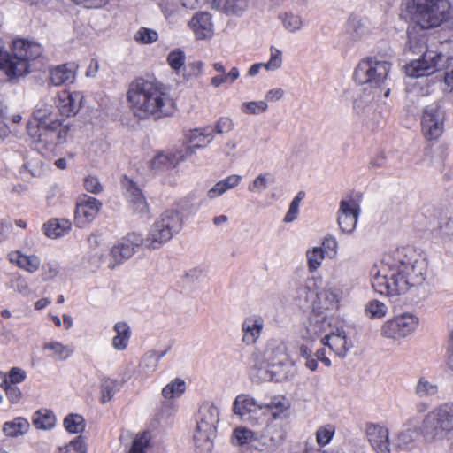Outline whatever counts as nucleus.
I'll use <instances>...</instances> for the list:
<instances>
[{
	"label": "nucleus",
	"mask_w": 453,
	"mask_h": 453,
	"mask_svg": "<svg viewBox=\"0 0 453 453\" xmlns=\"http://www.w3.org/2000/svg\"><path fill=\"white\" fill-rule=\"evenodd\" d=\"M81 91L63 89L56 96L57 110L47 104L37 106L27 124V132L37 149H53L67 141L70 124L64 118L75 116L83 103Z\"/></svg>",
	"instance_id": "f257e3e1"
},
{
	"label": "nucleus",
	"mask_w": 453,
	"mask_h": 453,
	"mask_svg": "<svg viewBox=\"0 0 453 453\" xmlns=\"http://www.w3.org/2000/svg\"><path fill=\"white\" fill-rule=\"evenodd\" d=\"M427 263L411 247L397 248L386 255L373 276L375 292L386 296H400L426 280Z\"/></svg>",
	"instance_id": "f03ea898"
},
{
	"label": "nucleus",
	"mask_w": 453,
	"mask_h": 453,
	"mask_svg": "<svg viewBox=\"0 0 453 453\" xmlns=\"http://www.w3.org/2000/svg\"><path fill=\"white\" fill-rule=\"evenodd\" d=\"M127 102L133 115L140 120L170 117L176 110L167 87L156 79L138 77L132 81L127 88Z\"/></svg>",
	"instance_id": "7ed1b4c3"
},
{
	"label": "nucleus",
	"mask_w": 453,
	"mask_h": 453,
	"mask_svg": "<svg viewBox=\"0 0 453 453\" xmlns=\"http://www.w3.org/2000/svg\"><path fill=\"white\" fill-rule=\"evenodd\" d=\"M9 52L0 44V71L4 72L10 81L26 76L31 71L30 62L42 55L41 44L29 40L14 39Z\"/></svg>",
	"instance_id": "20e7f679"
},
{
	"label": "nucleus",
	"mask_w": 453,
	"mask_h": 453,
	"mask_svg": "<svg viewBox=\"0 0 453 453\" xmlns=\"http://www.w3.org/2000/svg\"><path fill=\"white\" fill-rule=\"evenodd\" d=\"M419 432L433 441L442 440L453 434V402L441 403L430 411L425 416Z\"/></svg>",
	"instance_id": "39448f33"
},
{
	"label": "nucleus",
	"mask_w": 453,
	"mask_h": 453,
	"mask_svg": "<svg viewBox=\"0 0 453 453\" xmlns=\"http://www.w3.org/2000/svg\"><path fill=\"white\" fill-rule=\"evenodd\" d=\"M410 12L411 19L419 28H436L451 17L449 0L418 1Z\"/></svg>",
	"instance_id": "423d86ee"
},
{
	"label": "nucleus",
	"mask_w": 453,
	"mask_h": 453,
	"mask_svg": "<svg viewBox=\"0 0 453 453\" xmlns=\"http://www.w3.org/2000/svg\"><path fill=\"white\" fill-rule=\"evenodd\" d=\"M189 146L185 148V153L179 151L169 155L158 154L150 163L152 169L174 168L180 161H183L188 156L193 153V149L203 148L211 142L213 138V130L211 126L203 128L190 130L188 134Z\"/></svg>",
	"instance_id": "0eeeda50"
},
{
	"label": "nucleus",
	"mask_w": 453,
	"mask_h": 453,
	"mask_svg": "<svg viewBox=\"0 0 453 453\" xmlns=\"http://www.w3.org/2000/svg\"><path fill=\"white\" fill-rule=\"evenodd\" d=\"M181 226L182 219L179 211H165L151 226L145 240L146 246L150 249L159 248L173 237V233L180 231Z\"/></svg>",
	"instance_id": "6e6552de"
},
{
	"label": "nucleus",
	"mask_w": 453,
	"mask_h": 453,
	"mask_svg": "<svg viewBox=\"0 0 453 453\" xmlns=\"http://www.w3.org/2000/svg\"><path fill=\"white\" fill-rule=\"evenodd\" d=\"M391 64L372 58H363L353 73L354 81L360 85L380 86L388 78Z\"/></svg>",
	"instance_id": "1a4fd4ad"
},
{
	"label": "nucleus",
	"mask_w": 453,
	"mask_h": 453,
	"mask_svg": "<svg viewBox=\"0 0 453 453\" xmlns=\"http://www.w3.org/2000/svg\"><path fill=\"white\" fill-rule=\"evenodd\" d=\"M445 55H434L433 50H425L421 56L411 60L403 65V71L407 76L413 78H419L428 76L435 72L441 70L440 66V58H444Z\"/></svg>",
	"instance_id": "9d476101"
},
{
	"label": "nucleus",
	"mask_w": 453,
	"mask_h": 453,
	"mask_svg": "<svg viewBox=\"0 0 453 453\" xmlns=\"http://www.w3.org/2000/svg\"><path fill=\"white\" fill-rule=\"evenodd\" d=\"M418 324V319L412 314L403 313L388 319L381 326V335L398 340L411 334Z\"/></svg>",
	"instance_id": "9b49d317"
},
{
	"label": "nucleus",
	"mask_w": 453,
	"mask_h": 453,
	"mask_svg": "<svg viewBox=\"0 0 453 453\" xmlns=\"http://www.w3.org/2000/svg\"><path fill=\"white\" fill-rule=\"evenodd\" d=\"M445 113L439 105H429L424 109L421 118V131L428 141L436 140L444 131Z\"/></svg>",
	"instance_id": "f8f14e48"
},
{
	"label": "nucleus",
	"mask_w": 453,
	"mask_h": 453,
	"mask_svg": "<svg viewBox=\"0 0 453 453\" xmlns=\"http://www.w3.org/2000/svg\"><path fill=\"white\" fill-rule=\"evenodd\" d=\"M102 203L92 196L84 195L76 203L74 223L78 227H84L91 223L98 215Z\"/></svg>",
	"instance_id": "ddd939ff"
},
{
	"label": "nucleus",
	"mask_w": 453,
	"mask_h": 453,
	"mask_svg": "<svg viewBox=\"0 0 453 453\" xmlns=\"http://www.w3.org/2000/svg\"><path fill=\"white\" fill-rule=\"evenodd\" d=\"M219 422L218 411L213 406L201 408L196 424V430L194 434L196 441H208L215 433Z\"/></svg>",
	"instance_id": "4468645a"
},
{
	"label": "nucleus",
	"mask_w": 453,
	"mask_h": 453,
	"mask_svg": "<svg viewBox=\"0 0 453 453\" xmlns=\"http://www.w3.org/2000/svg\"><path fill=\"white\" fill-rule=\"evenodd\" d=\"M143 243L142 234L136 233H128L123 237L118 244L114 245L111 250V255L116 261L120 264L124 260L131 257L136 248Z\"/></svg>",
	"instance_id": "2eb2a0df"
},
{
	"label": "nucleus",
	"mask_w": 453,
	"mask_h": 453,
	"mask_svg": "<svg viewBox=\"0 0 453 453\" xmlns=\"http://www.w3.org/2000/svg\"><path fill=\"white\" fill-rule=\"evenodd\" d=\"M359 214L358 203L352 200H342L338 211V225L343 233H351L357 226Z\"/></svg>",
	"instance_id": "dca6fc26"
},
{
	"label": "nucleus",
	"mask_w": 453,
	"mask_h": 453,
	"mask_svg": "<svg viewBox=\"0 0 453 453\" xmlns=\"http://www.w3.org/2000/svg\"><path fill=\"white\" fill-rule=\"evenodd\" d=\"M365 434L368 441L377 453H390L388 430L385 426L368 423Z\"/></svg>",
	"instance_id": "f3484780"
},
{
	"label": "nucleus",
	"mask_w": 453,
	"mask_h": 453,
	"mask_svg": "<svg viewBox=\"0 0 453 453\" xmlns=\"http://www.w3.org/2000/svg\"><path fill=\"white\" fill-rule=\"evenodd\" d=\"M78 65L75 63H65L50 68L49 81L53 86L72 84L76 79Z\"/></svg>",
	"instance_id": "a211bd4d"
},
{
	"label": "nucleus",
	"mask_w": 453,
	"mask_h": 453,
	"mask_svg": "<svg viewBox=\"0 0 453 453\" xmlns=\"http://www.w3.org/2000/svg\"><path fill=\"white\" fill-rule=\"evenodd\" d=\"M121 185L126 191V196L135 211L144 213L149 211L146 198L138 185L127 176L121 180Z\"/></svg>",
	"instance_id": "6ab92c4d"
},
{
	"label": "nucleus",
	"mask_w": 453,
	"mask_h": 453,
	"mask_svg": "<svg viewBox=\"0 0 453 453\" xmlns=\"http://www.w3.org/2000/svg\"><path fill=\"white\" fill-rule=\"evenodd\" d=\"M262 409L263 406L257 404L254 398L244 394L237 395L233 403V411L234 414L240 417L250 415V418L254 419V421H251V425L253 426L258 424V420L252 415L257 411H262Z\"/></svg>",
	"instance_id": "aec40b11"
},
{
	"label": "nucleus",
	"mask_w": 453,
	"mask_h": 453,
	"mask_svg": "<svg viewBox=\"0 0 453 453\" xmlns=\"http://www.w3.org/2000/svg\"><path fill=\"white\" fill-rule=\"evenodd\" d=\"M321 342L341 357H344L351 347V343L349 342L345 332L339 328H337L336 333L331 332L325 335Z\"/></svg>",
	"instance_id": "412c9836"
},
{
	"label": "nucleus",
	"mask_w": 453,
	"mask_h": 453,
	"mask_svg": "<svg viewBox=\"0 0 453 453\" xmlns=\"http://www.w3.org/2000/svg\"><path fill=\"white\" fill-rule=\"evenodd\" d=\"M264 407L271 412L272 416L270 422L266 425L267 433L270 434L273 420L286 418L290 404L284 395H274Z\"/></svg>",
	"instance_id": "4be33fe9"
},
{
	"label": "nucleus",
	"mask_w": 453,
	"mask_h": 453,
	"mask_svg": "<svg viewBox=\"0 0 453 453\" xmlns=\"http://www.w3.org/2000/svg\"><path fill=\"white\" fill-rule=\"evenodd\" d=\"M9 261L19 268L34 273L40 268L41 259L35 255H25L20 250H14L8 254Z\"/></svg>",
	"instance_id": "5701e85b"
},
{
	"label": "nucleus",
	"mask_w": 453,
	"mask_h": 453,
	"mask_svg": "<svg viewBox=\"0 0 453 453\" xmlns=\"http://www.w3.org/2000/svg\"><path fill=\"white\" fill-rule=\"evenodd\" d=\"M264 326V320L259 316H250L245 319L242 329V341L246 344H254L259 338Z\"/></svg>",
	"instance_id": "b1692460"
},
{
	"label": "nucleus",
	"mask_w": 453,
	"mask_h": 453,
	"mask_svg": "<svg viewBox=\"0 0 453 453\" xmlns=\"http://www.w3.org/2000/svg\"><path fill=\"white\" fill-rule=\"evenodd\" d=\"M72 224L65 219H50L43 224L42 230L46 236L50 238H58L71 230Z\"/></svg>",
	"instance_id": "393cba45"
},
{
	"label": "nucleus",
	"mask_w": 453,
	"mask_h": 453,
	"mask_svg": "<svg viewBox=\"0 0 453 453\" xmlns=\"http://www.w3.org/2000/svg\"><path fill=\"white\" fill-rule=\"evenodd\" d=\"M30 424L28 420L23 417L14 418L12 420L6 421L3 425V433L11 438H16L27 434L29 430Z\"/></svg>",
	"instance_id": "a878e982"
},
{
	"label": "nucleus",
	"mask_w": 453,
	"mask_h": 453,
	"mask_svg": "<svg viewBox=\"0 0 453 453\" xmlns=\"http://www.w3.org/2000/svg\"><path fill=\"white\" fill-rule=\"evenodd\" d=\"M425 30H408V42L405 50L413 54L423 53L427 50V38Z\"/></svg>",
	"instance_id": "bb28decb"
},
{
	"label": "nucleus",
	"mask_w": 453,
	"mask_h": 453,
	"mask_svg": "<svg viewBox=\"0 0 453 453\" xmlns=\"http://www.w3.org/2000/svg\"><path fill=\"white\" fill-rule=\"evenodd\" d=\"M116 335L112 339V346L117 350L127 349L131 337V330L126 322H118L113 327Z\"/></svg>",
	"instance_id": "cd10ccee"
},
{
	"label": "nucleus",
	"mask_w": 453,
	"mask_h": 453,
	"mask_svg": "<svg viewBox=\"0 0 453 453\" xmlns=\"http://www.w3.org/2000/svg\"><path fill=\"white\" fill-rule=\"evenodd\" d=\"M257 441V434L243 426H238L234 429L231 438L233 445L239 447L251 446Z\"/></svg>",
	"instance_id": "c85d7f7f"
},
{
	"label": "nucleus",
	"mask_w": 453,
	"mask_h": 453,
	"mask_svg": "<svg viewBox=\"0 0 453 453\" xmlns=\"http://www.w3.org/2000/svg\"><path fill=\"white\" fill-rule=\"evenodd\" d=\"M32 422L37 429H51L56 424V417L52 411L41 409L34 413Z\"/></svg>",
	"instance_id": "c756f323"
},
{
	"label": "nucleus",
	"mask_w": 453,
	"mask_h": 453,
	"mask_svg": "<svg viewBox=\"0 0 453 453\" xmlns=\"http://www.w3.org/2000/svg\"><path fill=\"white\" fill-rule=\"evenodd\" d=\"M328 325L326 315L323 311L316 312L313 310L312 314L309 318L308 331L314 335H319L326 331V326Z\"/></svg>",
	"instance_id": "7c9ffc66"
},
{
	"label": "nucleus",
	"mask_w": 453,
	"mask_h": 453,
	"mask_svg": "<svg viewBox=\"0 0 453 453\" xmlns=\"http://www.w3.org/2000/svg\"><path fill=\"white\" fill-rule=\"evenodd\" d=\"M317 296L319 303V309H322L324 311L338 309L339 297L333 290L324 289L320 291Z\"/></svg>",
	"instance_id": "2f4dec72"
},
{
	"label": "nucleus",
	"mask_w": 453,
	"mask_h": 453,
	"mask_svg": "<svg viewBox=\"0 0 453 453\" xmlns=\"http://www.w3.org/2000/svg\"><path fill=\"white\" fill-rule=\"evenodd\" d=\"M63 426L69 434H80L84 431L86 422L81 415L70 413L64 418Z\"/></svg>",
	"instance_id": "473e14b6"
},
{
	"label": "nucleus",
	"mask_w": 453,
	"mask_h": 453,
	"mask_svg": "<svg viewBox=\"0 0 453 453\" xmlns=\"http://www.w3.org/2000/svg\"><path fill=\"white\" fill-rule=\"evenodd\" d=\"M119 383L116 380L104 378L100 385V402L108 403L112 400L114 395L119 390Z\"/></svg>",
	"instance_id": "72a5a7b5"
},
{
	"label": "nucleus",
	"mask_w": 453,
	"mask_h": 453,
	"mask_svg": "<svg viewBox=\"0 0 453 453\" xmlns=\"http://www.w3.org/2000/svg\"><path fill=\"white\" fill-rule=\"evenodd\" d=\"M186 389V383L183 380L176 378L164 387L162 395L165 399H173L180 397Z\"/></svg>",
	"instance_id": "f704fd0d"
},
{
	"label": "nucleus",
	"mask_w": 453,
	"mask_h": 453,
	"mask_svg": "<svg viewBox=\"0 0 453 453\" xmlns=\"http://www.w3.org/2000/svg\"><path fill=\"white\" fill-rule=\"evenodd\" d=\"M42 348L44 350L52 351L53 355L59 360H65L73 353L72 347L63 345L61 342L56 341L46 342Z\"/></svg>",
	"instance_id": "c9c22d12"
},
{
	"label": "nucleus",
	"mask_w": 453,
	"mask_h": 453,
	"mask_svg": "<svg viewBox=\"0 0 453 453\" xmlns=\"http://www.w3.org/2000/svg\"><path fill=\"white\" fill-rule=\"evenodd\" d=\"M445 55L444 58H440V66L441 69L447 68L451 60L453 59V41L446 40L441 42L438 51H434V55Z\"/></svg>",
	"instance_id": "e433bc0d"
},
{
	"label": "nucleus",
	"mask_w": 453,
	"mask_h": 453,
	"mask_svg": "<svg viewBox=\"0 0 453 453\" xmlns=\"http://www.w3.org/2000/svg\"><path fill=\"white\" fill-rule=\"evenodd\" d=\"M335 433V427L331 425L319 426L316 431V441L320 446L327 445L333 439Z\"/></svg>",
	"instance_id": "4c0bfd02"
},
{
	"label": "nucleus",
	"mask_w": 453,
	"mask_h": 453,
	"mask_svg": "<svg viewBox=\"0 0 453 453\" xmlns=\"http://www.w3.org/2000/svg\"><path fill=\"white\" fill-rule=\"evenodd\" d=\"M365 313L370 319H382L387 314V306L382 302L372 300L366 304Z\"/></svg>",
	"instance_id": "58836bf2"
},
{
	"label": "nucleus",
	"mask_w": 453,
	"mask_h": 453,
	"mask_svg": "<svg viewBox=\"0 0 453 453\" xmlns=\"http://www.w3.org/2000/svg\"><path fill=\"white\" fill-rule=\"evenodd\" d=\"M190 28H211V15L208 12H196L188 23Z\"/></svg>",
	"instance_id": "ea45409f"
},
{
	"label": "nucleus",
	"mask_w": 453,
	"mask_h": 453,
	"mask_svg": "<svg viewBox=\"0 0 453 453\" xmlns=\"http://www.w3.org/2000/svg\"><path fill=\"white\" fill-rule=\"evenodd\" d=\"M306 256L309 271L312 273L320 266L321 262L325 257V251L322 248L316 247L311 250H308Z\"/></svg>",
	"instance_id": "a19ab883"
},
{
	"label": "nucleus",
	"mask_w": 453,
	"mask_h": 453,
	"mask_svg": "<svg viewBox=\"0 0 453 453\" xmlns=\"http://www.w3.org/2000/svg\"><path fill=\"white\" fill-rule=\"evenodd\" d=\"M185 60V54L180 49H175L172 50L166 58L170 67L177 73L184 66Z\"/></svg>",
	"instance_id": "79ce46f5"
},
{
	"label": "nucleus",
	"mask_w": 453,
	"mask_h": 453,
	"mask_svg": "<svg viewBox=\"0 0 453 453\" xmlns=\"http://www.w3.org/2000/svg\"><path fill=\"white\" fill-rule=\"evenodd\" d=\"M150 445V434L146 431L136 434L128 453H145Z\"/></svg>",
	"instance_id": "37998d69"
},
{
	"label": "nucleus",
	"mask_w": 453,
	"mask_h": 453,
	"mask_svg": "<svg viewBox=\"0 0 453 453\" xmlns=\"http://www.w3.org/2000/svg\"><path fill=\"white\" fill-rule=\"evenodd\" d=\"M304 196L305 193L303 191H299L296 194V196L294 197L289 205L288 212L284 217V222L289 223L294 221L297 218L299 212V205L301 201L304 198Z\"/></svg>",
	"instance_id": "c03bdc74"
},
{
	"label": "nucleus",
	"mask_w": 453,
	"mask_h": 453,
	"mask_svg": "<svg viewBox=\"0 0 453 453\" xmlns=\"http://www.w3.org/2000/svg\"><path fill=\"white\" fill-rule=\"evenodd\" d=\"M437 391V386L435 384L429 382L424 378H420L416 386V393L419 396L435 395Z\"/></svg>",
	"instance_id": "a18cd8bd"
},
{
	"label": "nucleus",
	"mask_w": 453,
	"mask_h": 453,
	"mask_svg": "<svg viewBox=\"0 0 453 453\" xmlns=\"http://www.w3.org/2000/svg\"><path fill=\"white\" fill-rule=\"evenodd\" d=\"M27 378V373L24 370L19 367H12L9 371L8 374L4 377L3 382L7 384L16 385L23 382Z\"/></svg>",
	"instance_id": "49530a36"
},
{
	"label": "nucleus",
	"mask_w": 453,
	"mask_h": 453,
	"mask_svg": "<svg viewBox=\"0 0 453 453\" xmlns=\"http://www.w3.org/2000/svg\"><path fill=\"white\" fill-rule=\"evenodd\" d=\"M1 387L5 392L6 397L12 403H18L22 396V393L19 387L16 385L7 384V382H2Z\"/></svg>",
	"instance_id": "de8ad7c7"
},
{
	"label": "nucleus",
	"mask_w": 453,
	"mask_h": 453,
	"mask_svg": "<svg viewBox=\"0 0 453 453\" xmlns=\"http://www.w3.org/2000/svg\"><path fill=\"white\" fill-rule=\"evenodd\" d=\"M242 109L246 114H259L266 111L267 104L265 101L248 102L242 104Z\"/></svg>",
	"instance_id": "09e8293b"
},
{
	"label": "nucleus",
	"mask_w": 453,
	"mask_h": 453,
	"mask_svg": "<svg viewBox=\"0 0 453 453\" xmlns=\"http://www.w3.org/2000/svg\"><path fill=\"white\" fill-rule=\"evenodd\" d=\"M64 453H87V447L81 436L70 441L65 448Z\"/></svg>",
	"instance_id": "8fccbe9b"
},
{
	"label": "nucleus",
	"mask_w": 453,
	"mask_h": 453,
	"mask_svg": "<svg viewBox=\"0 0 453 453\" xmlns=\"http://www.w3.org/2000/svg\"><path fill=\"white\" fill-rule=\"evenodd\" d=\"M84 188L92 194H99L103 190V185L96 176L89 175L84 179Z\"/></svg>",
	"instance_id": "3c124183"
},
{
	"label": "nucleus",
	"mask_w": 453,
	"mask_h": 453,
	"mask_svg": "<svg viewBox=\"0 0 453 453\" xmlns=\"http://www.w3.org/2000/svg\"><path fill=\"white\" fill-rule=\"evenodd\" d=\"M157 30H138L134 39L141 43H151L157 40Z\"/></svg>",
	"instance_id": "603ef678"
},
{
	"label": "nucleus",
	"mask_w": 453,
	"mask_h": 453,
	"mask_svg": "<svg viewBox=\"0 0 453 453\" xmlns=\"http://www.w3.org/2000/svg\"><path fill=\"white\" fill-rule=\"evenodd\" d=\"M281 52L272 47L270 59L267 63L263 64V65L268 70H274L279 68L281 65Z\"/></svg>",
	"instance_id": "864d4df0"
},
{
	"label": "nucleus",
	"mask_w": 453,
	"mask_h": 453,
	"mask_svg": "<svg viewBox=\"0 0 453 453\" xmlns=\"http://www.w3.org/2000/svg\"><path fill=\"white\" fill-rule=\"evenodd\" d=\"M233 127V122L229 118L221 117L212 128L214 134H224L229 132Z\"/></svg>",
	"instance_id": "5fc2aeb1"
},
{
	"label": "nucleus",
	"mask_w": 453,
	"mask_h": 453,
	"mask_svg": "<svg viewBox=\"0 0 453 453\" xmlns=\"http://www.w3.org/2000/svg\"><path fill=\"white\" fill-rule=\"evenodd\" d=\"M280 19L286 28H300L302 26V21L296 15L285 13L284 16H280Z\"/></svg>",
	"instance_id": "6e6d98bb"
},
{
	"label": "nucleus",
	"mask_w": 453,
	"mask_h": 453,
	"mask_svg": "<svg viewBox=\"0 0 453 453\" xmlns=\"http://www.w3.org/2000/svg\"><path fill=\"white\" fill-rule=\"evenodd\" d=\"M227 188L222 180L218 181L209 191L208 197L213 199L227 191Z\"/></svg>",
	"instance_id": "4d7b16f0"
},
{
	"label": "nucleus",
	"mask_w": 453,
	"mask_h": 453,
	"mask_svg": "<svg viewBox=\"0 0 453 453\" xmlns=\"http://www.w3.org/2000/svg\"><path fill=\"white\" fill-rule=\"evenodd\" d=\"M324 251L326 253L332 252L333 254H335L336 248H337V242L334 237H326L323 240L322 247Z\"/></svg>",
	"instance_id": "13d9d810"
},
{
	"label": "nucleus",
	"mask_w": 453,
	"mask_h": 453,
	"mask_svg": "<svg viewBox=\"0 0 453 453\" xmlns=\"http://www.w3.org/2000/svg\"><path fill=\"white\" fill-rule=\"evenodd\" d=\"M266 188V179L264 175H258L252 182L251 185L249 186V190L253 192L256 190H263Z\"/></svg>",
	"instance_id": "bf43d9fd"
},
{
	"label": "nucleus",
	"mask_w": 453,
	"mask_h": 453,
	"mask_svg": "<svg viewBox=\"0 0 453 453\" xmlns=\"http://www.w3.org/2000/svg\"><path fill=\"white\" fill-rule=\"evenodd\" d=\"M241 179V176L233 174L222 180V181L224 182V185H226L227 189H230L236 187L240 183Z\"/></svg>",
	"instance_id": "052dcab7"
},
{
	"label": "nucleus",
	"mask_w": 453,
	"mask_h": 453,
	"mask_svg": "<svg viewBox=\"0 0 453 453\" xmlns=\"http://www.w3.org/2000/svg\"><path fill=\"white\" fill-rule=\"evenodd\" d=\"M12 228V226L10 223L5 222L4 220H0V243L6 239Z\"/></svg>",
	"instance_id": "680f3d73"
},
{
	"label": "nucleus",
	"mask_w": 453,
	"mask_h": 453,
	"mask_svg": "<svg viewBox=\"0 0 453 453\" xmlns=\"http://www.w3.org/2000/svg\"><path fill=\"white\" fill-rule=\"evenodd\" d=\"M283 96V90L281 88L271 89L267 92L265 97L269 101H277Z\"/></svg>",
	"instance_id": "e2e57ef3"
},
{
	"label": "nucleus",
	"mask_w": 453,
	"mask_h": 453,
	"mask_svg": "<svg viewBox=\"0 0 453 453\" xmlns=\"http://www.w3.org/2000/svg\"><path fill=\"white\" fill-rule=\"evenodd\" d=\"M98 68H99V64H98V61L96 59H91L90 60V63H89V65L86 71V75L88 76V77H92V76H95L98 71Z\"/></svg>",
	"instance_id": "0e129e2a"
},
{
	"label": "nucleus",
	"mask_w": 453,
	"mask_h": 453,
	"mask_svg": "<svg viewBox=\"0 0 453 453\" xmlns=\"http://www.w3.org/2000/svg\"><path fill=\"white\" fill-rule=\"evenodd\" d=\"M316 359L322 362L326 366L331 365L330 359L326 356V350L325 349H319L317 350L315 354Z\"/></svg>",
	"instance_id": "69168bd1"
},
{
	"label": "nucleus",
	"mask_w": 453,
	"mask_h": 453,
	"mask_svg": "<svg viewBox=\"0 0 453 453\" xmlns=\"http://www.w3.org/2000/svg\"><path fill=\"white\" fill-rule=\"evenodd\" d=\"M10 133L9 127L4 121V116L2 113V109L0 108V136L6 137Z\"/></svg>",
	"instance_id": "338daca9"
},
{
	"label": "nucleus",
	"mask_w": 453,
	"mask_h": 453,
	"mask_svg": "<svg viewBox=\"0 0 453 453\" xmlns=\"http://www.w3.org/2000/svg\"><path fill=\"white\" fill-rule=\"evenodd\" d=\"M225 82H227V76H226V74L214 76L211 80V84L215 88L219 87Z\"/></svg>",
	"instance_id": "774afa93"
}]
</instances>
